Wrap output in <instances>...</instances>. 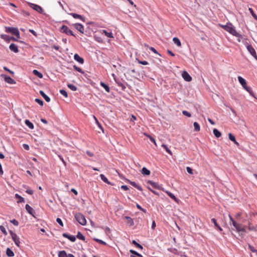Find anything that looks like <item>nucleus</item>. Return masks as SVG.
Here are the masks:
<instances>
[{
	"mask_svg": "<svg viewBox=\"0 0 257 257\" xmlns=\"http://www.w3.org/2000/svg\"><path fill=\"white\" fill-rule=\"evenodd\" d=\"M229 218L230 222L237 232L242 234V233H245L246 232L245 226L244 225L234 220L230 214L229 215Z\"/></svg>",
	"mask_w": 257,
	"mask_h": 257,
	"instance_id": "nucleus-1",
	"label": "nucleus"
},
{
	"mask_svg": "<svg viewBox=\"0 0 257 257\" xmlns=\"http://www.w3.org/2000/svg\"><path fill=\"white\" fill-rule=\"evenodd\" d=\"M16 198L18 199L19 200L17 201L18 203H22L25 201L24 198L19 195L18 194H16L15 195Z\"/></svg>",
	"mask_w": 257,
	"mask_h": 257,
	"instance_id": "nucleus-21",
	"label": "nucleus"
},
{
	"mask_svg": "<svg viewBox=\"0 0 257 257\" xmlns=\"http://www.w3.org/2000/svg\"><path fill=\"white\" fill-rule=\"evenodd\" d=\"M62 235L63 237L68 238L72 242H74L76 240V237L74 235H71L68 234L66 233H63Z\"/></svg>",
	"mask_w": 257,
	"mask_h": 257,
	"instance_id": "nucleus-13",
	"label": "nucleus"
},
{
	"mask_svg": "<svg viewBox=\"0 0 257 257\" xmlns=\"http://www.w3.org/2000/svg\"><path fill=\"white\" fill-rule=\"evenodd\" d=\"M100 85L105 89L106 92H109L110 91L109 86L105 84L104 82H101Z\"/></svg>",
	"mask_w": 257,
	"mask_h": 257,
	"instance_id": "nucleus-33",
	"label": "nucleus"
},
{
	"mask_svg": "<svg viewBox=\"0 0 257 257\" xmlns=\"http://www.w3.org/2000/svg\"><path fill=\"white\" fill-rule=\"evenodd\" d=\"M4 69L6 71H8L10 73H11V74H14V72H13V71H11V70H10L8 68H7V67L6 66H4Z\"/></svg>",
	"mask_w": 257,
	"mask_h": 257,
	"instance_id": "nucleus-52",
	"label": "nucleus"
},
{
	"mask_svg": "<svg viewBox=\"0 0 257 257\" xmlns=\"http://www.w3.org/2000/svg\"><path fill=\"white\" fill-rule=\"evenodd\" d=\"M6 254L9 257H13L14 256V252L10 248H7L6 250Z\"/></svg>",
	"mask_w": 257,
	"mask_h": 257,
	"instance_id": "nucleus-22",
	"label": "nucleus"
},
{
	"mask_svg": "<svg viewBox=\"0 0 257 257\" xmlns=\"http://www.w3.org/2000/svg\"><path fill=\"white\" fill-rule=\"evenodd\" d=\"M0 230L5 235H7V232L6 231L5 227L4 226H0Z\"/></svg>",
	"mask_w": 257,
	"mask_h": 257,
	"instance_id": "nucleus-43",
	"label": "nucleus"
},
{
	"mask_svg": "<svg viewBox=\"0 0 257 257\" xmlns=\"http://www.w3.org/2000/svg\"><path fill=\"white\" fill-rule=\"evenodd\" d=\"M10 233L12 236V238L14 241L16 245L18 246H20V241L19 237L17 236V235L14 233L13 231L10 230Z\"/></svg>",
	"mask_w": 257,
	"mask_h": 257,
	"instance_id": "nucleus-7",
	"label": "nucleus"
},
{
	"mask_svg": "<svg viewBox=\"0 0 257 257\" xmlns=\"http://www.w3.org/2000/svg\"><path fill=\"white\" fill-rule=\"evenodd\" d=\"M136 206L138 209H140V210H142L144 212H146V210L143 208L139 204H137Z\"/></svg>",
	"mask_w": 257,
	"mask_h": 257,
	"instance_id": "nucleus-54",
	"label": "nucleus"
},
{
	"mask_svg": "<svg viewBox=\"0 0 257 257\" xmlns=\"http://www.w3.org/2000/svg\"><path fill=\"white\" fill-rule=\"evenodd\" d=\"M182 113L184 115H186L188 117H191V114L190 112H189L188 111H186V110H183L182 111Z\"/></svg>",
	"mask_w": 257,
	"mask_h": 257,
	"instance_id": "nucleus-49",
	"label": "nucleus"
},
{
	"mask_svg": "<svg viewBox=\"0 0 257 257\" xmlns=\"http://www.w3.org/2000/svg\"><path fill=\"white\" fill-rule=\"evenodd\" d=\"M125 219L126 220L127 224H129L130 226H133L134 224L133 219L129 216H125Z\"/></svg>",
	"mask_w": 257,
	"mask_h": 257,
	"instance_id": "nucleus-19",
	"label": "nucleus"
},
{
	"mask_svg": "<svg viewBox=\"0 0 257 257\" xmlns=\"http://www.w3.org/2000/svg\"><path fill=\"white\" fill-rule=\"evenodd\" d=\"M166 193L167 194H168V195L172 199H173L174 201H175L176 202H178V199L177 198L175 197V196L172 194V193L169 192V191H166Z\"/></svg>",
	"mask_w": 257,
	"mask_h": 257,
	"instance_id": "nucleus-31",
	"label": "nucleus"
},
{
	"mask_svg": "<svg viewBox=\"0 0 257 257\" xmlns=\"http://www.w3.org/2000/svg\"><path fill=\"white\" fill-rule=\"evenodd\" d=\"M148 183L152 185V187L155 188L159 189L160 188V186L159 184L156 182H154L152 181H148Z\"/></svg>",
	"mask_w": 257,
	"mask_h": 257,
	"instance_id": "nucleus-25",
	"label": "nucleus"
},
{
	"mask_svg": "<svg viewBox=\"0 0 257 257\" xmlns=\"http://www.w3.org/2000/svg\"><path fill=\"white\" fill-rule=\"evenodd\" d=\"M11 222L16 226H18L19 225V222L16 219H13L11 220Z\"/></svg>",
	"mask_w": 257,
	"mask_h": 257,
	"instance_id": "nucleus-57",
	"label": "nucleus"
},
{
	"mask_svg": "<svg viewBox=\"0 0 257 257\" xmlns=\"http://www.w3.org/2000/svg\"><path fill=\"white\" fill-rule=\"evenodd\" d=\"M33 73L34 75L38 76L40 78H42L43 77V74L37 70H34Z\"/></svg>",
	"mask_w": 257,
	"mask_h": 257,
	"instance_id": "nucleus-32",
	"label": "nucleus"
},
{
	"mask_svg": "<svg viewBox=\"0 0 257 257\" xmlns=\"http://www.w3.org/2000/svg\"><path fill=\"white\" fill-rule=\"evenodd\" d=\"M211 221L213 222L216 228L219 225V224L217 223L216 221V220L215 218H212L211 219Z\"/></svg>",
	"mask_w": 257,
	"mask_h": 257,
	"instance_id": "nucleus-59",
	"label": "nucleus"
},
{
	"mask_svg": "<svg viewBox=\"0 0 257 257\" xmlns=\"http://www.w3.org/2000/svg\"><path fill=\"white\" fill-rule=\"evenodd\" d=\"M226 31L233 36L237 37L239 35L238 33L236 31L234 27L230 23H227V27L226 29Z\"/></svg>",
	"mask_w": 257,
	"mask_h": 257,
	"instance_id": "nucleus-5",
	"label": "nucleus"
},
{
	"mask_svg": "<svg viewBox=\"0 0 257 257\" xmlns=\"http://www.w3.org/2000/svg\"><path fill=\"white\" fill-rule=\"evenodd\" d=\"M76 220L81 225H85L86 223V220L85 219L84 215L81 213H77L75 215Z\"/></svg>",
	"mask_w": 257,
	"mask_h": 257,
	"instance_id": "nucleus-3",
	"label": "nucleus"
},
{
	"mask_svg": "<svg viewBox=\"0 0 257 257\" xmlns=\"http://www.w3.org/2000/svg\"><path fill=\"white\" fill-rule=\"evenodd\" d=\"M60 93L62 95H63L65 97H68L67 93V92L65 90H64V89L60 90Z\"/></svg>",
	"mask_w": 257,
	"mask_h": 257,
	"instance_id": "nucleus-42",
	"label": "nucleus"
},
{
	"mask_svg": "<svg viewBox=\"0 0 257 257\" xmlns=\"http://www.w3.org/2000/svg\"><path fill=\"white\" fill-rule=\"evenodd\" d=\"M68 254H67L65 250H62L59 252L58 256L59 257H68Z\"/></svg>",
	"mask_w": 257,
	"mask_h": 257,
	"instance_id": "nucleus-29",
	"label": "nucleus"
},
{
	"mask_svg": "<svg viewBox=\"0 0 257 257\" xmlns=\"http://www.w3.org/2000/svg\"><path fill=\"white\" fill-rule=\"evenodd\" d=\"M138 63L139 64H141L144 65H146L148 64V62L147 61H146L138 60Z\"/></svg>",
	"mask_w": 257,
	"mask_h": 257,
	"instance_id": "nucleus-56",
	"label": "nucleus"
},
{
	"mask_svg": "<svg viewBox=\"0 0 257 257\" xmlns=\"http://www.w3.org/2000/svg\"><path fill=\"white\" fill-rule=\"evenodd\" d=\"M249 11L250 12V14H251L252 16L256 20H257V16L255 15V14L254 13L253 10L251 8H249L248 9Z\"/></svg>",
	"mask_w": 257,
	"mask_h": 257,
	"instance_id": "nucleus-40",
	"label": "nucleus"
},
{
	"mask_svg": "<svg viewBox=\"0 0 257 257\" xmlns=\"http://www.w3.org/2000/svg\"><path fill=\"white\" fill-rule=\"evenodd\" d=\"M173 41L178 47H181V41H180V40L178 38H177V37L173 38Z\"/></svg>",
	"mask_w": 257,
	"mask_h": 257,
	"instance_id": "nucleus-26",
	"label": "nucleus"
},
{
	"mask_svg": "<svg viewBox=\"0 0 257 257\" xmlns=\"http://www.w3.org/2000/svg\"><path fill=\"white\" fill-rule=\"evenodd\" d=\"M146 136H147L150 139L151 141L152 142H153L156 146L157 145L156 141L154 138H153V137H152L151 136H150L149 135H146Z\"/></svg>",
	"mask_w": 257,
	"mask_h": 257,
	"instance_id": "nucleus-47",
	"label": "nucleus"
},
{
	"mask_svg": "<svg viewBox=\"0 0 257 257\" xmlns=\"http://www.w3.org/2000/svg\"><path fill=\"white\" fill-rule=\"evenodd\" d=\"M130 252H131V253H132V254H135V255H137V256H134V255H131V257H143V256H142L141 254H140V253H138V252H137V251H136L135 250H133V249H131V250H130Z\"/></svg>",
	"mask_w": 257,
	"mask_h": 257,
	"instance_id": "nucleus-27",
	"label": "nucleus"
},
{
	"mask_svg": "<svg viewBox=\"0 0 257 257\" xmlns=\"http://www.w3.org/2000/svg\"><path fill=\"white\" fill-rule=\"evenodd\" d=\"M213 133L214 135L216 138H218L220 137L221 136V133L218 130H217L216 128H214L213 129Z\"/></svg>",
	"mask_w": 257,
	"mask_h": 257,
	"instance_id": "nucleus-24",
	"label": "nucleus"
},
{
	"mask_svg": "<svg viewBox=\"0 0 257 257\" xmlns=\"http://www.w3.org/2000/svg\"><path fill=\"white\" fill-rule=\"evenodd\" d=\"M1 37L2 39L6 40V41H9L10 40V37L8 35L5 34L1 35Z\"/></svg>",
	"mask_w": 257,
	"mask_h": 257,
	"instance_id": "nucleus-38",
	"label": "nucleus"
},
{
	"mask_svg": "<svg viewBox=\"0 0 257 257\" xmlns=\"http://www.w3.org/2000/svg\"><path fill=\"white\" fill-rule=\"evenodd\" d=\"M162 147L166 150V151L169 153V154L170 155H172V152L171 151V150L167 147V146L165 145V144H163L162 145Z\"/></svg>",
	"mask_w": 257,
	"mask_h": 257,
	"instance_id": "nucleus-37",
	"label": "nucleus"
},
{
	"mask_svg": "<svg viewBox=\"0 0 257 257\" xmlns=\"http://www.w3.org/2000/svg\"><path fill=\"white\" fill-rule=\"evenodd\" d=\"M246 48L250 54L257 60V55L253 47L251 45H246Z\"/></svg>",
	"mask_w": 257,
	"mask_h": 257,
	"instance_id": "nucleus-8",
	"label": "nucleus"
},
{
	"mask_svg": "<svg viewBox=\"0 0 257 257\" xmlns=\"http://www.w3.org/2000/svg\"><path fill=\"white\" fill-rule=\"evenodd\" d=\"M136 119H137L135 115H134L133 114H132L130 118V120L131 121H132L134 122Z\"/></svg>",
	"mask_w": 257,
	"mask_h": 257,
	"instance_id": "nucleus-55",
	"label": "nucleus"
},
{
	"mask_svg": "<svg viewBox=\"0 0 257 257\" xmlns=\"http://www.w3.org/2000/svg\"><path fill=\"white\" fill-rule=\"evenodd\" d=\"M40 94L41 95V96L44 98V99L47 102H50V98L49 97H48L43 91L40 90Z\"/></svg>",
	"mask_w": 257,
	"mask_h": 257,
	"instance_id": "nucleus-18",
	"label": "nucleus"
},
{
	"mask_svg": "<svg viewBox=\"0 0 257 257\" xmlns=\"http://www.w3.org/2000/svg\"><path fill=\"white\" fill-rule=\"evenodd\" d=\"M125 181H126V182L129 183L133 186H134V187L136 188L138 190H139L140 191L142 190V188L141 187V186H140L139 185H138L136 182L131 181L128 180V179H126Z\"/></svg>",
	"mask_w": 257,
	"mask_h": 257,
	"instance_id": "nucleus-14",
	"label": "nucleus"
},
{
	"mask_svg": "<svg viewBox=\"0 0 257 257\" xmlns=\"http://www.w3.org/2000/svg\"><path fill=\"white\" fill-rule=\"evenodd\" d=\"M248 248L251 252L257 253V250L256 249H255V248L253 246H252L250 245H249Z\"/></svg>",
	"mask_w": 257,
	"mask_h": 257,
	"instance_id": "nucleus-45",
	"label": "nucleus"
},
{
	"mask_svg": "<svg viewBox=\"0 0 257 257\" xmlns=\"http://www.w3.org/2000/svg\"><path fill=\"white\" fill-rule=\"evenodd\" d=\"M25 122L26 125L30 129L33 130L34 128L33 124L30 120L26 119L25 120Z\"/></svg>",
	"mask_w": 257,
	"mask_h": 257,
	"instance_id": "nucleus-23",
	"label": "nucleus"
},
{
	"mask_svg": "<svg viewBox=\"0 0 257 257\" xmlns=\"http://www.w3.org/2000/svg\"><path fill=\"white\" fill-rule=\"evenodd\" d=\"M186 170L187 172L190 174H193V170L189 167H187Z\"/></svg>",
	"mask_w": 257,
	"mask_h": 257,
	"instance_id": "nucleus-53",
	"label": "nucleus"
},
{
	"mask_svg": "<svg viewBox=\"0 0 257 257\" xmlns=\"http://www.w3.org/2000/svg\"><path fill=\"white\" fill-rule=\"evenodd\" d=\"M121 188L125 191L128 190V188L126 185H122Z\"/></svg>",
	"mask_w": 257,
	"mask_h": 257,
	"instance_id": "nucleus-64",
	"label": "nucleus"
},
{
	"mask_svg": "<svg viewBox=\"0 0 257 257\" xmlns=\"http://www.w3.org/2000/svg\"><path fill=\"white\" fill-rule=\"evenodd\" d=\"M73 68H74V70H75L76 71H78L79 72H80L81 73H83V72L82 69H81L79 67H78L76 65H74L73 66Z\"/></svg>",
	"mask_w": 257,
	"mask_h": 257,
	"instance_id": "nucleus-44",
	"label": "nucleus"
},
{
	"mask_svg": "<svg viewBox=\"0 0 257 257\" xmlns=\"http://www.w3.org/2000/svg\"><path fill=\"white\" fill-rule=\"evenodd\" d=\"M1 76L4 78L5 81L9 84H14L16 83V81L10 76H7L5 74H2Z\"/></svg>",
	"mask_w": 257,
	"mask_h": 257,
	"instance_id": "nucleus-9",
	"label": "nucleus"
},
{
	"mask_svg": "<svg viewBox=\"0 0 257 257\" xmlns=\"http://www.w3.org/2000/svg\"><path fill=\"white\" fill-rule=\"evenodd\" d=\"M67 86L69 88H70L71 90L73 91H76L77 90V87L73 84H68Z\"/></svg>",
	"mask_w": 257,
	"mask_h": 257,
	"instance_id": "nucleus-39",
	"label": "nucleus"
},
{
	"mask_svg": "<svg viewBox=\"0 0 257 257\" xmlns=\"http://www.w3.org/2000/svg\"><path fill=\"white\" fill-rule=\"evenodd\" d=\"M86 153L87 154V155L89 156V157H92L94 156V154L89 151H86Z\"/></svg>",
	"mask_w": 257,
	"mask_h": 257,
	"instance_id": "nucleus-60",
	"label": "nucleus"
},
{
	"mask_svg": "<svg viewBox=\"0 0 257 257\" xmlns=\"http://www.w3.org/2000/svg\"><path fill=\"white\" fill-rule=\"evenodd\" d=\"M23 148L26 150H29L30 149L29 145L27 144H23Z\"/></svg>",
	"mask_w": 257,
	"mask_h": 257,
	"instance_id": "nucleus-63",
	"label": "nucleus"
},
{
	"mask_svg": "<svg viewBox=\"0 0 257 257\" xmlns=\"http://www.w3.org/2000/svg\"><path fill=\"white\" fill-rule=\"evenodd\" d=\"M182 76L183 78V79L186 81L190 82L192 80V77L189 74V73L186 71H184L182 72Z\"/></svg>",
	"mask_w": 257,
	"mask_h": 257,
	"instance_id": "nucleus-10",
	"label": "nucleus"
},
{
	"mask_svg": "<svg viewBox=\"0 0 257 257\" xmlns=\"http://www.w3.org/2000/svg\"><path fill=\"white\" fill-rule=\"evenodd\" d=\"M35 101L36 102H37L38 104H39L41 106L43 105V101L41 99H38V98H36L35 99Z\"/></svg>",
	"mask_w": 257,
	"mask_h": 257,
	"instance_id": "nucleus-50",
	"label": "nucleus"
},
{
	"mask_svg": "<svg viewBox=\"0 0 257 257\" xmlns=\"http://www.w3.org/2000/svg\"><path fill=\"white\" fill-rule=\"evenodd\" d=\"M229 139L232 142H235V138L234 136H233L231 134L229 133L228 134Z\"/></svg>",
	"mask_w": 257,
	"mask_h": 257,
	"instance_id": "nucleus-48",
	"label": "nucleus"
},
{
	"mask_svg": "<svg viewBox=\"0 0 257 257\" xmlns=\"http://www.w3.org/2000/svg\"><path fill=\"white\" fill-rule=\"evenodd\" d=\"M94 240L96 242H98L100 244H103V245H106V244L105 242L103 241V240H102L101 239H97V238H95Z\"/></svg>",
	"mask_w": 257,
	"mask_h": 257,
	"instance_id": "nucleus-46",
	"label": "nucleus"
},
{
	"mask_svg": "<svg viewBox=\"0 0 257 257\" xmlns=\"http://www.w3.org/2000/svg\"><path fill=\"white\" fill-rule=\"evenodd\" d=\"M9 48L12 51L15 53H18L19 52L18 46L15 44H11L9 46Z\"/></svg>",
	"mask_w": 257,
	"mask_h": 257,
	"instance_id": "nucleus-15",
	"label": "nucleus"
},
{
	"mask_svg": "<svg viewBox=\"0 0 257 257\" xmlns=\"http://www.w3.org/2000/svg\"><path fill=\"white\" fill-rule=\"evenodd\" d=\"M100 177L101 179H102V180L104 182H105L108 184H110V182H109V181L108 180L107 178L103 174H101L100 175Z\"/></svg>",
	"mask_w": 257,
	"mask_h": 257,
	"instance_id": "nucleus-35",
	"label": "nucleus"
},
{
	"mask_svg": "<svg viewBox=\"0 0 257 257\" xmlns=\"http://www.w3.org/2000/svg\"><path fill=\"white\" fill-rule=\"evenodd\" d=\"M60 31L61 33H65L67 35L73 36L75 37V35L73 34V32L69 29V28L65 25H62L60 28Z\"/></svg>",
	"mask_w": 257,
	"mask_h": 257,
	"instance_id": "nucleus-4",
	"label": "nucleus"
},
{
	"mask_svg": "<svg viewBox=\"0 0 257 257\" xmlns=\"http://www.w3.org/2000/svg\"><path fill=\"white\" fill-rule=\"evenodd\" d=\"M142 173L143 175H149L150 174V171L145 167H143L142 170Z\"/></svg>",
	"mask_w": 257,
	"mask_h": 257,
	"instance_id": "nucleus-30",
	"label": "nucleus"
},
{
	"mask_svg": "<svg viewBox=\"0 0 257 257\" xmlns=\"http://www.w3.org/2000/svg\"><path fill=\"white\" fill-rule=\"evenodd\" d=\"M70 15H71L75 19H78L83 22L85 21V18L80 15L75 13H71L70 14Z\"/></svg>",
	"mask_w": 257,
	"mask_h": 257,
	"instance_id": "nucleus-17",
	"label": "nucleus"
},
{
	"mask_svg": "<svg viewBox=\"0 0 257 257\" xmlns=\"http://www.w3.org/2000/svg\"><path fill=\"white\" fill-rule=\"evenodd\" d=\"M74 28L79 31L81 33L83 34L84 31V26L79 23H76L74 24Z\"/></svg>",
	"mask_w": 257,
	"mask_h": 257,
	"instance_id": "nucleus-11",
	"label": "nucleus"
},
{
	"mask_svg": "<svg viewBox=\"0 0 257 257\" xmlns=\"http://www.w3.org/2000/svg\"><path fill=\"white\" fill-rule=\"evenodd\" d=\"M102 33H103V34H105V35L106 37H108V38H113V34H112V33L111 32H107L105 30H102Z\"/></svg>",
	"mask_w": 257,
	"mask_h": 257,
	"instance_id": "nucleus-28",
	"label": "nucleus"
},
{
	"mask_svg": "<svg viewBox=\"0 0 257 257\" xmlns=\"http://www.w3.org/2000/svg\"><path fill=\"white\" fill-rule=\"evenodd\" d=\"M194 131L196 132H199L200 130V125L197 122H194L193 123Z\"/></svg>",
	"mask_w": 257,
	"mask_h": 257,
	"instance_id": "nucleus-34",
	"label": "nucleus"
},
{
	"mask_svg": "<svg viewBox=\"0 0 257 257\" xmlns=\"http://www.w3.org/2000/svg\"><path fill=\"white\" fill-rule=\"evenodd\" d=\"M76 237L81 240H85V236L80 232H78L77 233Z\"/></svg>",
	"mask_w": 257,
	"mask_h": 257,
	"instance_id": "nucleus-36",
	"label": "nucleus"
},
{
	"mask_svg": "<svg viewBox=\"0 0 257 257\" xmlns=\"http://www.w3.org/2000/svg\"><path fill=\"white\" fill-rule=\"evenodd\" d=\"M25 208L29 214L33 215L34 212V210L29 204L26 205Z\"/></svg>",
	"mask_w": 257,
	"mask_h": 257,
	"instance_id": "nucleus-20",
	"label": "nucleus"
},
{
	"mask_svg": "<svg viewBox=\"0 0 257 257\" xmlns=\"http://www.w3.org/2000/svg\"><path fill=\"white\" fill-rule=\"evenodd\" d=\"M26 192L30 195H32L34 193V191L32 190L31 189H27Z\"/></svg>",
	"mask_w": 257,
	"mask_h": 257,
	"instance_id": "nucleus-62",
	"label": "nucleus"
},
{
	"mask_svg": "<svg viewBox=\"0 0 257 257\" xmlns=\"http://www.w3.org/2000/svg\"><path fill=\"white\" fill-rule=\"evenodd\" d=\"M30 6L31 7V8H32V9H33L34 10H35V11L40 13H42L43 12L42 8L40 6L36 4H30Z\"/></svg>",
	"mask_w": 257,
	"mask_h": 257,
	"instance_id": "nucleus-12",
	"label": "nucleus"
},
{
	"mask_svg": "<svg viewBox=\"0 0 257 257\" xmlns=\"http://www.w3.org/2000/svg\"><path fill=\"white\" fill-rule=\"evenodd\" d=\"M238 80L240 84L242 85L243 88L246 90L247 92L249 93L251 95H253V93L251 89V88L249 86H247L246 82L245 80L241 77V76H238Z\"/></svg>",
	"mask_w": 257,
	"mask_h": 257,
	"instance_id": "nucleus-2",
	"label": "nucleus"
},
{
	"mask_svg": "<svg viewBox=\"0 0 257 257\" xmlns=\"http://www.w3.org/2000/svg\"><path fill=\"white\" fill-rule=\"evenodd\" d=\"M149 49L150 50H151L154 53L157 54L160 56V54L157 52V51L154 47H149Z\"/></svg>",
	"mask_w": 257,
	"mask_h": 257,
	"instance_id": "nucleus-51",
	"label": "nucleus"
},
{
	"mask_svg": "<svg viewBox=\"0 0 257 257\" xmlns=\"http://www.w3.org/2000/svg\"><path fill=\"white\" fill-rule=\"evenodd\" d=\"M241 213H238L237 214H236V215H235V218L237 220V221L239 222L240 220L239 219H238V218L241 216Z\"/></svg>",
	"mask_w": 257,
	"mask_h": 257,
	"instance_id": "nucleus-61",
	"label": "nucleus"
},
{
	"mask_svg": "<svg viewBox=\"0 0 257 257\" xmlns=\"http://www.w3.org/2000/svg\"><path fill=\"white\" fill-rule=\"evenodd\" d=\"M56 221L57 222H58V223H59L61 226H63V223L62 222V221L61 220V219L59 218H57L56 219Z\"/></svg>",
	"mask_w": 257,
	"mask_h": 257,
	"instance_id": "nucleus-58",
	"label": "nucleus"
},
{
	"mask_svg": "<svg viewBox=\"0 0 257 257\" xmlns=\"http://www.w3.org/2000/svg\"><path fill=\"white\" fill-rule=\"evenodd\" d=\"M6 32L10 33L15 35L18 38H20V33L17 28L13 27H6Z\"/></svg>",
	"mask_w": 257,
	"mask_h": 257,
	"instance_id": "nucleus-6",
	"label": "nucleus"
},
{
	"mask_svg": "<svg viewBox=\"0 0 257 257\" xmlns=\"http://www.w3.org/2000/svg\"><path fill=\"white\" fill-rule=\"evenodd\" d=\"M74 59L76 61L78 62L80 64H83L84 63V59L80 57L78 54H75L74 56Z\"/></svg>",
	"mask_w": 257,
	"mask_h": 257,
	"instance_id": "nucleus-16",
	"label": "nucleus"
},
{
	"mask_svg": "<svg viewBox=\"0 0 257 257\" xmlns=\"http://www.w3.org/2000/svg\"><path fill=\"white\" fill-rule=\"evenodd\" d=\"M132 243L136 245L137 247L140 248L141 249H143V246L141 244L138 243L136 240H133Z\"/></svg>",
	"mask_w": 257,
	"mask_h": 257,
	"instance_id": "nucleus-41",
	"label": "nucleus"
}]
</instances>
